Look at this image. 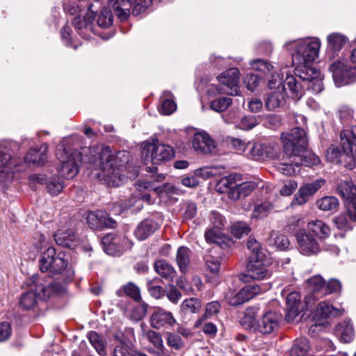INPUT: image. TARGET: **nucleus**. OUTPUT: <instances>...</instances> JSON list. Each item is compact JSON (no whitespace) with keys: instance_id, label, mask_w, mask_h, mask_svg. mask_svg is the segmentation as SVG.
Wrapping results in <instances>:
<instances>
[{"instance_id":"nucleus-24","label":"nucleus","mask_w":356,"mask_h":356,"mask_svg":"<svg viewBox=\"0 0 356 356\" xmlns=\"http://www.w3.org/2000/svg\"><path fill=\"white\" fill-rule=\"evenodd\" d=\"M323 184V180L318 179L312 183L307 184L301 186L295 196L294 201L296 202V204L298 205L305 204L309 197L313 195Z\"/></svg>"},{"instance_id":"nucleus-45","label":"nucleus","mask_w":356,"mask_h":356,"mask_svg":"<svg viewBox=\"0 0 356 356\" xmlns=\"http://www.w3.org/2000/svg\"><path fill=\"white\" fill-rule=\"evenodd\" d=\"M317 207L324 211H332L334 212L337 210L339 207V200L336 197L334 196H326L321 200H318L316 202Z\"/></svg>"},{"instance_id":"nucleus-23","label":"nucleus","mask_w":356,"mask_h":356,"mask_svg":"<svg viewBox=\"0 0 356 356\" xmlns=\"http://www.w3.org/2000/svg\"><path fill=\"white\" fill-rule=\"evenodd\" d=\"M340 147L350 157L354 159V165H356V135L353 131H341Z\"/></svg>"},{"instance_id":"nucleus-50","label":"nucleus","mask_w":356,"mask_h":356,"mask_svg":"<svg viewBox=\"0 0 356 356\" xmlns=\"http://www.w3.org/2000/svg\"><path fill=\"white\" fill-rule=\"evenodd\" d=\"M259 309L255 307H248L244 313L243 317L241 318V323L243 325H247L248 327H253L256 321V317L258 314Z\"/></svg>"},{"instance_id":"nucleus-8","label":"nucleus","mask_w":356,"mask_h":356,"mask_svg":"<svg viewBox=\"0 0 356 356\" xmlns=\"http://www.w3.org/2000/svg\"><path fill=\"white\" fill-rule=\"evenodd\" d=\"M13 166L10 148L0 145V190L8 188L12 184L14 178Z\"/></svg>"},{"instance_id":"nucleus-7","label":"nucleus","mask_w":356,"mask_h":356,"mask_svg":"<svg viewBox=\"0 0 356 356\" xmlns=\"http://www.w3.org/2000/svg\"><path fill=\"white\" fill-rule=\"evenodd\" d=\"M64 257V253L56 254V249L49 246L40 255L39 259L40 270L43 273H49L51 275L62 273L66 269L68 264Z\"/></svg>"},{"instance_id":"nucleus-9","label":"nucleus","mask_w":356,"mask_h":356,"mask_svg":"<svg viewBox=\"0 0 356 356\" xmlns=\"http://www.w3.org/2000/svg\"><path fill=\"white\" fill-rule=\"evenodd\" d=\"M329 69L337 86L347 85L356 81V65L350 66L344 61L338 60L332 63Z\"/></svg>"},{"instance_id":"nucleus-55","label":"nucleus","mask_w":356,"mask_h":356,"mask_svg":"<svg viewBox=\"0 0 356 356\" xmlns=\"http://www.w3.org/2000/svg\"><path fill=\"white\" fill-rule=\"evenodd\" d=\"M338 115L343 124H349L353 118L354 111L348 106L342 105L338 110Z\"/></svg>"},{"instance_id":"nucleus-57","label":"nucleus","mask_w":356,"mask_h":356,"mask_svg":"<svg viewBox=\"0 0 356 356\" xmlns=\"http://www.w3.org/2000/svg\"><path fill=\"white\" fill-rule=\"evenodd\" d=\"M250 65L252 69L265 74L270 72L273 68V66L269 62L260 58L251 61Z\"/></svg>"},{"instance_id":"nucleus-20","label":"nucleus","mask_w":356,"mask_h":356,"mask_svg":"<svg viewBox=\"0 0 356 356\" xmlns=\"http://www.w3.org/2000/svg\"><path fill=\"white\" fill-rule=\"evenodd\" d=\"M193 149L200 154H209L216 149V142L205 132L195 133L192 139Z\"/></svg>"},{"instance_id":"nucleus-58","label":"nucleus","mask_w":356,"mask_h":356,"mask_svg":"<svg viewBox=\"0 0 356 356\" xmlns=\"http://www.w3.org/2000/svg\"><path fill=\"white\" fill-rule=\"evenodd\" d=\"M147 337L148 341L152 343L158 350L161 351L164 350L165 348L162 337L160 333L154 330H148L147 332Z\"/></svg>"},{"instance_id":"nucleus-25","label":"nucleus","mask_w":356,"mask_h":356,"mask_svg":"<svg viewBox=\"0 0 356 356\" xmlns=\"http://www.w3.org/2000/svg\"><path fill=\"white\" fill-rule=\"evenodd\" d=\"M29 291L24 293L20 298V305L26 310L33 309L37 304V298H40L35 289V282H33V276L27 281Z\"/></svg>"},{"instance_id":"nucleus-64","label":"nucleus","mask_w":356,"mask_h":356,"mask_svg":"<svg viewBox=\"0 0 356 356\" xmlns=\"http://www.w3.org/2000/svg\"><path fill=\"white\" fill-rule=\"evenodd\" d=\"M264 125L270 129H277L282 124L281 117L275 114L267 115L264 121Z\"/></svg>"},{"instance_id":"nucleus-12","label":"nucleus","mask_w":356,"mask_h":356,"mask_svg":"<svg viewBox=\"0 0 356 356\" xmlns=\"http://www.w3.org/2000/svg\"><path fill=\"white\" fill-rule=\"evenodd\" d=\"M33 282H35V289L38 291L40 299L46 300L54 295H63L67 292V288L65 285L57 283H44L43 278L38 275L33 276Z\"/></svg>"},{"instance_id":"nucleus-18","label":"nucleus","mask_w":356,"mask_h":356,"mask_svg":"<svg viewBox=\"0 0 356 356\" xmlns=\"http://www.w3.org/2000/svg\"><path fill=\"white\" fill-rule=\"evenodd\" d=\"M310 294L305 298V304L307 309H312L316 300L323 297L325 280L319 275L314 276L308 280Z\"/></svg>"},{"instance_id":"nucleus-31","label":"nucleus","mask_w":356,"mask_h":356,"mask_svg":"<svg viewBox=\"0 0 356 356\" xmlns=\"http://www.w3.org/2000/svg\"><path fill=\"white\" fill-rule=\"evenodd\" d=\"M285 92L282 89L273 90L267 95L265 99V107L268 111H273L285 104Z\"/></svg>"},{"instance_id":"nucleus-32","label":"nucleus","mask_w":356,"mask_h":356,"mask_svg":"<svg viewBox=\"0 0 356 356\" xmlns=\"http://www.w3.org/2000/svg\"><path fill=\"white\" fill-rule=\"evenodd\" d=\"M342 315V312L334 308L325 301L320 302L315 310V316L319 319H324L330 317H336Z\"/></svg>"},{"instance_id":"nucleus-46","label":"nucleus","mask_w":356,"mask_h":356,"mask_svg":"<svg viewBox=\"0 0 356 356\" xmlns=\"http://www.w3.org/2000/svg\"><path fill=\"white\" fill-rule=\"evenodd\" d=\"M201 307V300L195 298L186 299L181 305V310L186 314L198 313Z\"/></svg>"},{"instance_id":"nucleus-3","label":"nucleus","mask_w":356,"mask_h":356,"mask_svg":"<svg viewBox=\"0 0 356 356\" xmlns=\"http://www.w3.org/2000/svg\"><path fill=\"white\" fill-rule=\"evenodd\" d=\"M246 246L250 254L246 266V274H241V280L246 282L248 281V278L261 280L269 277L270 272L263 261L265 250L260 243L254 238L250 237L247 241Z\"/></svg>"},{"instance_id":"nucleus-41","label":"nucleus","mask_w":356,"mask_h":356,"mask_svg":"<svg viewBox=\"0 0 356 356\" xmlns=\"http://www.w3.org/2000/svg\"><path fill=\"white\" fill-rule=\"evenodd\" d=\"M327 41L328 48L334 52H337L340 51L346 44L348 38L346 36L341 33H332L327 35Z\"/></svg>"},{"instance_id":"nucleus-56","label":"nucleus","mask_w":356,"mask_h":356,"mask_svg":"<svg viewBox=\"0 0 356 356\" xmlns=\"http://www.w3.org/2000/svg\"><path fill=\"white\" fill-rule=\"evenodd\" d=\"M158 279L152 280H148L147 282V290L153 298L156 299H159L161 297L164 296L165 295V290L163 288L159 285H155L154 282Z\"/></svg>"},{"instance_id":"nucleus-10","label":"nucleus","mask_w":356,"mask_h":356,"mask_svg":"<svg viewBox=\"0 0 356 356\" xmlns=\"http://www.w3.org/2000/svg\"><path fill=\"white\" fill-rule=\"evenodd\" d=\"M295 74L303 82L305 87L316 94L323 90V77L321 72L314 68H295Z\"/></svg>"},{"instance_id":"nucleus-36","label":"nucleus","mask_w":356,"mask_h":356,"mask_svg":"<svg viewBox=\"0 0 356 356\" xmlns=\"http://www.w3.org/2000/svg\"><path fill=\"white\" fill-rule=\"evenodd\" d=\"M309 232L313 233L319 238H325L330 234V229L323 221L316 220L307 225Z\"/></svg>"},{"instance_id":"nucleus-38","label":"nucleus","mask_w":356,"mask_h":356,"mask_svg":"<svg viewBox=\"0 0 356 356\" xmlns=\"http://www.w3.org/2000/svg\"><path fill=\"white\" fill-rule=\"evenodd\" d=\"M172 93L169 90H165L163 92L161 97V106L159 108V111L162 114L168 115L172 114L176 111L177 104L172 99Z\"/></svg>"},{"instance_id":"nucleus-6","label":"nucleus","mask_w":356,"mask_h":356,"mask_svg":"<svg viewBox=\"0 0 356 356\" xmlns=\"http://www.w3.org/2000/svg\"><path fill=\"white\" fill-rule=\"evenodd\" d=\"M56 156L60 162L58 168L60 176L65 179H72L76 176L79 163L83 159L81 153L76 150L67 149L64 145H60L56 149Z\"/></svg>"},{"instance_id":"nucleus-33","label":"nucleus","mask_w":356,"mask_h":356,"mask_svg":"<svg viewBox=\"0 0 356 356\" xmlns=\"http://www.w3.org/2000/svg\"><path fill=\"white\" fill-rule=\"evenodd\" d=\"M337 193L347 202L356 201V186L351 181H341L337 188Z\"/></svg>"},{"instance_id":"nucleus-21","label":"nucleus","mask_w":356,"mask_h":356,"mask_svg":"<svg viewBox=\"0 0 356 356\" xmlns=\"http://www.w3.org/2000/svg\"><path fill=\"white\" fill-rule=\"evenodd\" d=\"M326 158L331 162L339 163L349 169H353L354 159H352L346 153L341 147L331 145L327 150Z\"/></svg>"},{"instance_id":"nucleus-34","label":"nucleus","mask_w":356,"mask_h":356,"mask_svg":"<svg viewBox=\"0 0 356 356\" xmlns=\"http://www.w3.org/2000/svg\"><path fill=\"white\" fill-rule=\"evenodd\" d=\"M303 87H305L304 84L298 83L294 76H287L281 89L284 92V90L287 88L290 91L293 99H300L303 95Z\"/></svg>"},{"instance_id":"nucleus-4","label":"nucleus","mask_w":356,"mask_h":356,"mask_svg":"<svg viewBox=\"0 0 356 356\" xmlns=\"http://www.w3.org/2000/svg\"><path fill=\"white\" fill-rule=\"evenodd\" d=\"M320 42L317 40H298L285 44L289 51H294L292 55L293 64L296 68H314L313 63L318 54Z\"/></svg>"},{"instance_id":"nucleus-2","label":"nucleus","mask_w":356,"mask_h":356,"mask_svg":"<svg viewBox=\"0 0 356 356\" xmlns=\"http://www.w3.org/2000/svg\"><path fill=\"white\" fill-rule=\"evenodd\" d=\"M88 162L94 165V169H99L98 177L110 186H119L127 177L122 175V165L118 166L111 148L108 146H94L88 150Z\"/></svg>"},{"instance_id":"nucleus-63","label":"nucleus","mask_w":356,"mask_h":356,"mask_svg":"<svg viewBox=\"0 0 356 356\" xmlns=\"http://www.w3.org/2000/svg\"><path fill=\"white\" fill-rule=\"evenodd\" d=\"M257 120L254 116H245L241 118L238 124V127L243 130H250L257 126Z\"/></svg>"},{"instance_id":"nucleus-14","label":"nucleus","mask_w":356,"mask_h":356,"mask_svg":"<svg viewBox=\"0 0 356 356\" xmlns=\"http://www.w3.org/2000/svg\"><path fill=\"white\" fill-rule=\"evenodd\" d=\"M250 147L248 155L252 159L259 160L266 158L275 159L277 156V145H267L260 143H248Z\"/></svg>"},{"instance_id":"nucleus-29","label":"nucleus","mask_w":356,"mask_h":356,"mask_svg":"<svg viewBox=\"0 0 356 356\" xmlns=\"http://www.w3.org/2000/svg\"><path fill=\"white\" fill-rule=\"evenodd\" d=\"M158 227V224L154 220L145 219L138 225L134 234L138 239L143 241L154 233Z\"/></svg>"},{"instance_id":"nucleus-53","label":"nucleus","mask_w":356,"mask_h":356,"mask_svg":"<svg viewBox=\"0 0 356 356\" xmlns=\"http://www.w3.org/2000/svg\"><path fill=\"white\" fill-rule=\"evenodd\" d=\"M347 213H343L334 219V222L339 229L348 231L351 230L353 227Z\"/></svg>"},{"instance_id":"nucleus-5","label":"nucleus","mask_w":356,"mask_h":356,"mask_svg":"<svg viewBox=\"0 0 356 356\" xmlns=\"http://www.w3.org/2000/svg\"><path fill=\"white\" fill-rule=\"evenodd\" d=\"M142 159L145 165H158L168 161L175 156L174 149L160 143L157 139H151L143 143Z\"/></svg>"},{"instance_id":"nucleus-48","label":"nucleus","mask_w":356,"mask_h":356,"mask_svg":"<svg viewBox=\"0 0 356 356\" xmlns=\"http://www.w3.org/2000/svg\"><path fill=\"white\" fill-rule=\"evenodd\" d=\"M268 241L270 245L280 250H285L289 245V241L287 236L281 234L272 233Z\"/></svg>"},{"instance_id":"nucleus-62","label":"nucleus","mask_w":356,"mask_h":356,"mask_svg":"<svg viewBox=\"0 0 356 356\" xmlns=\"http://www.w3.org/2000/svg\"><path fill=\"white\" fill-rule=\"evenodd\" d=\"M124 293L135 301L140 302L141 300L140 289L134 283L130 282L124 286Z\"/></svg>"},{"instance_id":"nucleus-51","label":"nucleus","mask_w":356,"mask_h":356,"mask_svg":"<svg viewBox=\"0 0 356 356\" xmlns=\"http://www.w3.org/2000/svg\"><path fill=\"white\" fill-rule=\"evenodd\" d=\"M273 209L271 202L268 201L261 202L254 206L252 216L256 218L266 216Z\"/></svg>"},{"instance_id":"nucleus-54","label":"nucleus","mask_w":356,"mask_h":356,"mask_svg":"<svg viewBox=\"0 0 356 356\" xmlns=\"http://www.w3.org/2000/svg\"><path fill=\"white\" fill-rule=\"evenodd\" d=\"M305 149L300 153L301 165L312 167L320 163L319 158L314 153L307 152Z\"/></svg>"},{"instance_id":"nucleus-22","label":"nucleus","mask_w":356,"mask_h":356,"mask_svg":"<svg viewBox=\"0 0 356 356\" xmlns=\"http://www.w3.org/2000/svg\"><path fill=\"white\" fill-rule=\"evenodd\" d=\"M299 292L293 291L286 297V308L285 318L288 322L293 321L302 309Z\"/></svg>"},{"instance_id":"nucleus-52","label":"nucleus","mask_w":356,"mask_h":356,"mask_svg":"<svg viewBox=\"0 0 356 356\" xmlns=\"http://www.w3.org/2000/svg\"><path fill=\"white\" fill-rule=\"evenodd\" d=\"M250 230L249 225L244 222H237L232 226V233L238 238L248 235Z\"/></svg>"},{"instance_id":"nucleus-59","label":"nucleus","mask_w":356,"mask_h":356,"mask_svg":"<svg viewBox=\"0 0 356 356\" xmlns=\"http://www.w3.org/2000/svg\"><path fill=\"white\" fill-rule=\"evenodd\" d=\"M113 23V15L110 10L104 9L98 15L97 24L103 28L111 26Z\"/></svg>"},{"instance_id":"nucleus-39","label":"nucleus","mask_w":356,"mask_h":356,"mask_svg":"<svg viewBox=\"0 0 356 356\" xmlns=\"http://www.w3.org/2000/svg\"><path fill=\"white\" fill-rule=\"evenodd\" d=\"M156 272L162 277L172 280L175 275L176 270L174 267L165 260H158L154 263Z\"/></svg>"},{"instance_id":"nucleus-42","label":"nucleus","mask_w":356,"mask_h":356,"mask_svg":"<svg viewBox=\"0 0 356 356\" xmlns=\"http://www.w3.org/2000/svg\"><path fill=\"white\" fill-rule=\"evenodd\" d=\"M310 350L309 341L305 337L297 339L291 349V356H306Z\"/></svg>"},{"instance_id":"nucleus-40","label":"nucleus","mask_w":356,"mask_h":356,"mask_svg":"<svg viewBox=\"0 0 356 356\" xmlns=\"http://www.w3.org/2000/svg\"><path fill=\"white\" fill-rule=\"evenodd\" d=\"M88 339L96 351L102 356L106 354V341L103 336L95 331H90L88 334Z\"/></svg>"},{"instance_id":"nucleus-37","label":"nucleus","mask_w":356,"mask_h":356,"mask_svg":"<svg viewBox=\"0 0 356 356\" xmlns=\"http://www.w3.org/2000/svg\"><path fill=\"white\" fill-rule=\"evenodd\" d=\"M241 181V177L236 174H232L222 177L216 185V190L220 193L227 192L228 193L235 188L237 181Z\"/></svg>"},{"instance_id":"nucleus-28","label":"nucleus","mask_w":356,"mask_h":356,"mask_svg":"<svg viewBox=\"0 0 356 356\" xmlns=\"http://www.w3.org/2000/svg\"><path fill=\"white\" fill-rule=\"evenodd\" d=\"M94 19V13H88L83 18L79 16L74 17L72 20V24L74 27L77 29L79 35L87 37L88 35V32L92 31V27L91 24Z\"/></svg>"},{"instance_id":"nucleus-13","label":"nucleus","mask_w":356,"mask_h":356,"mask_svg":"<svg viewBox=\"0 0 356 356\" xmlns=\"http://www.w3.org/2000/svg\"><path fill=\"white\" fill-rule=\"evenodd\" d=\"M218 79L225 90L223 92L227 95H238L239 71L237 68L229 69L218 76Z\"/></svg>"},{"instance_id":"nucleus-16","label":"nucleus","mask_w":356,"mask_h":356,"mask_svg":"<svg viewBox=\"0 0 356 356\" xmlns=\"http://www.w3.org/2000/svg\"><path fill=\"white\" fill-rule=\"evenodd\" d=\"M296 240L301 254L310 255L316 254L320 251V246L316 240L310 235L309 232L300 230L296 233Z\"/></svg>"},{"instance_id":"nucleus-43","label":"nucleus","mask_w":356,"mask_h":356,"mask_svg":"<svg viewBox=\"0 0 356 356\" xmlns=\"http://www.w3.org/2000/svg\"><path fill=\"white\" fill-rule=\"evenodd\" d=\"M190 254L191 250L186 247L182 246L177 250L176 261L180 271L182 273H186L188 270L190 263Z\"/></svg>"},{"instance_id":"nucleus-44","label":"nucleus","mask_w":356,"mask_h":356,"mask_svg":"<svg viewBox=\"0 0 356 356\" xmlns=\"http://www.w3.org/2000/svg\"><path fill=\"white\" fill-rule=\"evenodd\" d=\"M113 356H147L144 353L137 350L133 347L125 344H120L115 346L113 351Z\"/></svg>"},{"instance_id":"nucleus-30","label":"nucleus","mask_w":356,"mask_h":356,"mask_svg":"<svg viewBox=\"0 0 356 356\" xmlns=\"http://www.w3.org/2000/svg\"><path fill=\"white\" fill-rule=\"evenodd\" d=\"M335 334L342 342L352 341L355 337V331L351 321L346 320L339 323L335 327Z\"/></svg>"},{"instance_id":"nucleus-11","label":"nucleus","mask_w":356,"mask_h":356,"mask_svg":"<svg viewBox=\"0 0 356 356\" xmlns=\"http://www.w3.org/2000/svg\"><path fill=\"white\" fill-rule=\"evenodd\" d=\"M54 237L58 245L69 249H74L79 243L72 220L67 221L65 225H61Z\"/></svg>"},{"instance_id":"nucleus-26","label":"nucleus","mask_w":356,"mask_h":356,"mask_svg":"<svg viewBox=\"0 0 356 356\" xmlns=\"http://www.w3.org/2000/svg\"><path fill=\"white\" fill-rule=\"evenodd\" d=\"M257 186V184L254 181H245L242 183L237 181L235 188L229 193V198L237 200L241 197H245L250 195Z\"/></svg>"},{"instance_id":"nucleus-47","label":"nucleus","mask_w":356,"mask_h":356,"mask_svg":"<svg viewBox=\"0 0 356 356\" xmlns=\"http://www.w3.org/2000/svg\"><path fill=\"white\" fill-rule=\"evenodd\" d=\"M64 188V183L60 177H51L47 183V191L52 195H58Z\"/></svg>"},{"instance_id":"nucleus-49","label":"nucleus","mask_w":356,"mask_h":356,"mask_svg":"<svg viewBox=\"0 0 356 356\" xmlns=\"http://www.w3.org/2000/svg\"><path fill=\"white\" fill-rule=\"evenodd\" d=\"M232 104V98L223 97L211 101L210 108L213 111L220 113L225 111Z\"/></svg>"},{"instance_id":"nucleus-15","label":"nucleus","mask_w":356,"mask_h":356,"mask_svg":"<svg viewBox=\"0 0 356 356\" xmlns=\"http://www.w3.org/2000/svg\"><path fill=\"white\" fill-rule=\"evenodd\" d=\"M281 315L274 312H267L263 314L257 324V330L263 334H270L277 331L281 321Z\"/></svg>"},{"instance_id":"nucleus-19","label":"nucleus","mask_w":356,"mask_h":356,"mask_svg":"<svg viewBox=\"0 0 356 356\" xmlns=\"http://www.w3.org/2000/svg\"><path fill=\"white\" fill-rule=\"evenodd\" d=\"M87 222L89 226L94 229L103 227L113 228L116 226V222L108 216V213L102 210L91 211L87 216Z\"/></svg>"},{"instance_id":"nucleus-1","label":"nucleus","mask_w":356,"mask_h":356,"mask_svg":"<svg viewBox=\"0 0 356 356\" xmlns=\"http://www.w3.org/2000/svg\"><path fill=\"white\" fill-rule=\"evenodd\" d=\"M280 139L283 154L276 168L282 174L293 176L296 174V168L301 165L300 153L307 147L306 133L302 129L296 127L290 132L282 133Z\"/></svg>"},{"instance_id":"nucleus-61","label":"nucleus","mask_w":356,"mask_h":356,"mask_svg":"<svg viewBox=\"0 0 356 356\" xmlns=\"http://www.w3.org/2000/svg\"><path fill=\"white\" fill-rule=\"evenodd\" d=\"M222 85L210 83L205 86V95L208 98L216 97L219 95L226 94Z\"/></svg>"},{"instance_id":"nucleus-17","label":"nucleus","mask_w":356,"mask_h":356,"mask_svg":"<svg viewBox=\"0 0 356 356\" xmlns=\"http://www.w3.org/2000/svg\"><path fill=\"white\" fill-rule=\"evenodd\" d=\"M149 323L152 327L160 330L173 326L176 323V319L171 312L157 307L150 316Z\"/></svg>"},{"instance_id":"nucleus-35","label":"nucleus","mask_w":356,"mask_h":356,"mask_svg":"<svg viewBox=\"0 0 356 356\" xmlns=\"http://www.w3.org/2000/svg\"><path fill=\"white\" fill-rule=\"evenodd\" d=\"M108 4L121 21L126 20L130 15V8L127 0H109Z\"/></svg>"},{"instance_id":"nucleus-27","label":"nucleus","mask_w":356,"mask_h":356,"mask_svg":"<svg viewBox=\"0 0 356 356\" xmlns=\"http://www.w3.org/2000/svg\"><path fill=\"white\" fill-rule=\"evenodd\" d=\"M47 144L41 145L38 148H32L26 154L24 161L33 165H42L47 161Z\"/></svg>"},{"instance_id":"nucleus-60","label":"nucleus","mask_w":356,"mask_h":356,"mask_svg":"<svg viewBox=\"0 0 356 356\" xmlns=\"http://www.w3.org/2000/svg\"><path fill=\"white\" fill-rule=\"evenodd\" d=\"M166 341L168 346L175 350H180L184 345L182 339L179 335L172 332L167 333Z\"/></svg>"}]
</instances>
